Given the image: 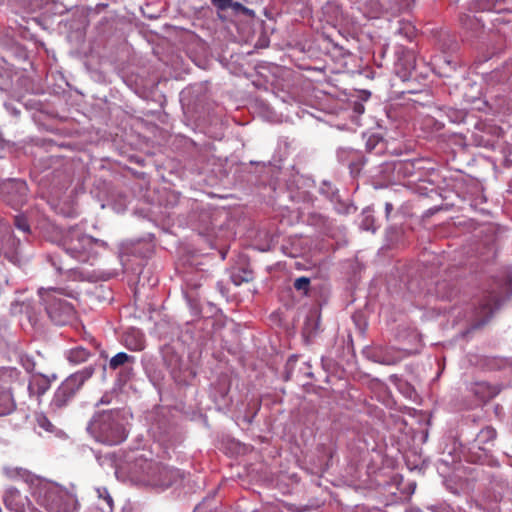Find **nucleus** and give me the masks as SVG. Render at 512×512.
I'll list each match as a JSON object with an SVG mask.
<instances>
[{
  "label": "nucleus",
  "instance_id": "nucleus-1",
  "mask_svg": "<svg viewBox=\"0 0 512 512\" xmlns=\"http://www.w3.org/2000/svg\"><path fill=\"white\" fill-rule=\"evenodd\" d=\"M88 431L96 441L106 445L120 444L127 437L123 417L118 410L96 414L89 423Z\"/></svg>",
  "mask_w": 512,
  "mask_h": 512
},
{
  "label": "nucleus",
  "instance_id": "nucleus-2",
  "mask_svg": "<svg viewBox=\"0 0 512 512\" xmlns=\"http://www.w3.org/2000/svg\"><path fill=\"white\" fill-rule=\"evenodd\" d=\"M132 474L140 484L156 488H168L182 477L178 469L152 460L138 461Z\"/></svg>",
  "mask_w": 512,
  "mask_h": 512
},
{
  "label": "nucleus",
  "instance_id": "nucleus-3",
  "mask_svg": "<svg viewBox=\"0 0 512 512\" xmlns=\"http://www.w3.org/2000/svg\"><path fill=\"white\" fill-rule=\"evenodd\" d=\"M37 502L48 512H74L78 505L75 495L53 484L39 488Z\"/></svg>",
  "mask_w": 512,
  "mask_h": 512
},
{
  "label": "nucleus",
  "instance_id": "nucleus-4",
  "mask_svg": "<svg viewBox=\"0 0 512 512\" xmlns=\"http://www.w3.org/2000/svg\"><path fill=\"white\" fill-rule=\"evenodd\" d=\"M93 240L92 236L85 234L78 227H71L62 234L59 245L71 257L84 262L88 260L89 253L93 248Z\"/></svg>",
  "mask_w": 512,
  "mask_h": 512
},
{
  "label": "nucleus",
  "instance_id": "nucleus-5",
  "mask_svg": "<svg viewBox=\"0 0 512 512\" xmlns=\"http://www.w3.org/2000/svg\"><path fill=\"white\" fill-rule=\"evenodd\" d=\"M39 294L49 318L55 324L64 325L73 317V306L66 300L57 296V294H61L59 290L53 288L40 289Z\"/></svg>",
  "mask_w": 512,
  "mask_h": 512
},
{
  "label": "nucleus",
  "instance_id": "nucleus-6",
  "mask_svg": "<svg viewBox=\"0 0 512 512\" xmlns=\"http://www.w3.org/2000/svg\"><path fill=\"white\" fill-rule=\"evenodd\" d=\"M94 373L93 367H86L67 377L56 390L52 405L56 408L64 407L81 388L86 380Z\"/></svg>",
  "mask_w": 512,
  "mask_h": 512
},
{
  "label": "nucleus",
  "instance_id": "nucleus-7",
  "mask_svg": "<svg viewBox=\"0 0 512 512\" xmlns=\"http://www.w3.org/2000/svg\"><path fill=\"white\" fill-rule=\"evenodd\" d=\"M27 197L28 186L23 180L9 179L0 185V198L15 209L22 207Z\"/></svg>",
  "mask_w": 512,
  "mask_h": 512
},
{
  "label": "nucleus",
  "instance_id": "nucleus-8",
  "mask_svg": "<svg viewBox=\"0 0 512 512\" xmlns=\"http://www.w3.org/2000/svg\"><path fill=\"white\" fill-rule=\"evenodd\" d=\"M501 297L494 291L485 296L479 306L476 308V324L475 327L483 326L492 317L494 311L501 305Z\"/></svg>",
  "mask_w": 512,
  "mask_h": 512
},
{
  "label": "nucleus",
  "instance_id": "nucleus-9",
  "mask_svg": "<svg viewBox=\"0 0 512 512\" xmlns=\"http://www.w3.org/2000/svg\"><path fill=\"white\" fill-rule=\"evenodd\" d=\"M416 66V56L412 50L404 49L395 63V72L402 81H407L412 76Z\"/></svg>",
  "mask_w": 512,
  "mask_h": 512
},
{
  "label": "nucleus",
  "instance_id": "nucleus-10",
  "mask_svg": "<svg viewBox=\"0 0 512 512\" xmlns=\"http://www.w3.org/2000/svg\"><path fill=\"white\" fill-rule=\"evenodd\" d=\"M20 240L13 234H7L2 240V250L5 258L12 263L20 261Z\"/></svg>",
  "mask_w": 512,
  "mask_h": 512
},
{
  "label": "nucleus",
  "instance_id": "nucleus-11",
  "mask_svg": "<svg viewBox=\"0 0 512 512\" xmlns=\"http://www.w3.org/2000/svg\"><path fill=\"white\" fill-rule=\"evenodd\" d=\"M51 386V380L42 374H34L31 376L28 384L30 396H36L38 399L43 396Z\"/></svg>",
  "mask_w": 512,
  "mask_h": 512
},
{
  "label": "nucleus",
  "instance_id": "nucleus-12",
  "mask_svg": "<svg viewBox=\"0 0 512 512\" xmlns=\"http://www.w3.org/2000/svg\"><path fill=\"white\" fill-rule=\"evenodd\" d=\"M4 504L12 512H24L26 498L16 488H9L4 494Z\"/></svg>",
  "mask_w": 512,
  "mask_h": 512
},
{
  "label": "nucleus",
  "instance_id": "nucleus-13",
  "mask_svg": "<svg viewBox=\"0 0 512 512\" xmlns=\"http://www.w3.org/2000/svg\"><path fill=\"white\" fill-rule=\"evenodd\" d=\"M15 409V401L9 388L0 387V416L8 415Z\"/></svg>",
  "mask_w": 512,
  "mask_h": 512
},
{
  "label": "nucleus",
  "instance_id": "nucleus-14",
  "mask_svg": "<svg viewBox=\"0 0 512 512\" xmlns=\"http://www.w3.org/2000/svg\"><path fill=\"white\" fill-rule=\"evenodd\" d=\"M90 356V351L82 346H77L67 352L68 361L76 365L86 362Z\"/></svg>",
  "mask_w": 512,
  "mask_h": 512
},
{
  "label": "nucleus",
  "instance_id": "nucleus-15",
  "mask_svg": "<svg viewBox=\"0 0 512 512\" xmlns=\"http://www.w3.org/2000/svg\"><path fill=\"white\" fill-rule=\"evenodd\" d=\"M3 473L8 479L13 481L22 480L27 482L31 477V473L27 469L21 467L7 466L3 469Z\"/></svg>",
  "mask_w": 512,
  "mask_h": 512
},
{
  "label": "nucleus",
  "instance_id": "nucleus-16",
  "mask_svg": "<svg viewBox=\"0 0 512 512\" xmlns=\"http://www.w3.org/2000/svg\"><path fill=\"white\" fill-rule=\"evenodd\" d=\"M134 361V356L128 355L125 352H119L110 359L109 367L112 370H116L127 363H134Z\"/></svg>",
  "mask_w": 512,
  "mask_h": 512
},
{
  "label": "nucleus",
  "instance_id": "nucleus-17",
  "mask_svg": "<svg viewBox=\"0 0 512 512\" xmlns=\"http://www.w3.org/2000/svg\"><path fill=\"white\" fill-rule=\"evenodd\" d=\"M496 430L490 426H487L478 433L477 441L481 444H485L493 441L496 438Z\"/></svg>",
  "mask_w": 512,
  "mask_h": 512
},
{
  "label": "nucleus",
  "instance_id": "nucleus-18",
  "mask_svg": "<svg viewBox=\"0 0 512 512\" xmlns=\"http://www.w3.org/2000/svg\"><path fill=\"white\" fill-rule=\"evenodd\" d=\"M233 283L237 286L241 285L243 282H250L253 280V273L250 270H242L239 273H234L231 276Z\"/></svg>",
  "mask_w": 512,
  "mask_h": 512
},
{
  "label": "nucleus",
  "instance_id": "nucleus-19",
  "mask_svg": "<svg viewBox=\"0 0 512 512\" xmlns=\"http://www.w3.org/2000/svg\"><path fill=\"white\" fill-rule=\"evenodd\" d=\"M14 226L21 232L30 233V224L26 216L19 214L14 217Z\"/></svg>",
  "mask_w": 512,
  "mask_h": 512
},
{
  "label": "nucleus",
  "instance_id": "nucleus-20",
  "mask_svg": "<svg viewBox=\"0 0 512 512\" xmlns=\"http://www.w3.org/2000/svg\"><path fill=\"white\" fill-rule=\"evenodd\" d=\"M400 24V27L398 29V33L403 35L404 37H406L408 40H412L413 37L415 36V27L413 25H411L410 23H405V22H402L400 21L399 22Z\"/></svg>",
  "mask_w": 512,
  "mask_h": 512
},
{
  "label": "nucleus",
  "instance_id": "nucleus-21",
  "mask_svg": "<svg viewBox=\"0 0 512 512\" xmlns=\"http://www.w3.org/2000/svg\"><path fill=\"white\" fill-rule=\"evenodd\" d=\"M294 287L298 291H303L307 294L310 287V279L308 277H299L294 282Z\"/></svg>",
  "mask_w": 512,
  "mask_h": 512
},
{
  "label": "nucleus",
  "instance_id": "nucleus-22",
  "mask_svg": "<svg viewBox=\"0 0 512 512\" xmlns=\"http://www.w3.org/2000/svg\"><path fill=\"white\" fill-rule=\"evenodd\" d=\"M37 424L39 427L43 428L45 431L52 432L54 429V425L49 421V419L43 415H37L36 417Z\"/></svg>",
  "mask_w": 512,
  "mask_h": 512
},
{
  "label": "nucleus",
  "instance_id": "nucleus-23",
  "mask_svg": "<svg viewBox=\"0 0 512 512\" xmlns=\"http://www.w3.org/2000/svg\"><path fill=\"white\" fill-rule=\"evenodd\" d=\"M212 4L218 10H226L232 5V0H212Z\"/></svg>",
  "mask_w": 512,
  "mask_h": 512
},
{
  "label": "nucleus",
  "instance_id": "nucleus-24",
  "mask_svg": "<svg viewBox=\"0 0 512 512\" xmlns=\"http://www.w3.org/2000/svg\"><path fill=\"white\" fill-rule=\"evenodd\" d=\"M295 365H296V359L290 358L286 365V368H287L286 380H290L293 378Z\"/></svg>",
  "mask_w": 512,
  "mask_h": 512
},
{
  "label": "nucleus",
  "instance_id": "nucleus-25",
  "mask_svg": "<svg viewBox=\"0 0 512 512\" xmlns=\"http://www.w3.org/2000/svg\"><path fill=\"white\" fill-rule=\"evenodd\" d=\"M373 222H374L373 217L368 215V216L364 217L361 226L365 230H372L374 232L375 231V227L373 226Z\"/></svg>",
  "mask_w": 512,
  "mask_h": 512
},
{
  "label": "nucleus",
  "instance_id": "nucleus-26",
  "mask_svg": "<svg viewBox=\"0 0 512 512\" xmlns=\"http://www.w3.org/2000/svg\"><path fill=\"white\" fill-rule=\"evenodd\" d=\"M232 7L234 10L236 11H241L242 13L246 14V15H251L253 14V11L248 9L247 7L243 6L241 3L239 2H235L233 3L232 2V5L230 6Z\"/></svg>",
  "mask_w": 512,
  "mask_h": 512
},
{
  "label": "nucleus",
  "instance_id": "nucleus-27",
  "mask_svg": "<svg viewBox=\"0 0 512 512\" xmlns=\"http://www.w3.org/2000/svg\"><path fill=\"white\" fill-rule=\"evenodd\" d=\"M127 346L131 348V346L129 344H127ZM143 348H144V344H143L142 339L136 340L134 346L132 347L133 350H142Z\"/></svg>",
  "mask_w": 512,
  "mask_h": 512
},
{
  "label": "nucleus",
  "instance_id": "nucleus-28",
  "mask_svg": "<svg viewBox=\"0 0 512 512\" xmlns=\"http://www.w3.org/2000/svg\"><path fill=\"white\" fill-rule=\"evenodd\" d=\"M94 245H97V246H100V247H104V248L107 247V243L105 241L100 240V239H96V238H94V240H93V246Z\"/></svg>",
  "mask_w": 512,
  "mask_h": 512
},
{
  "label": "nucleus",
  "instance_id": "nucleus-29",
  "mask_svg": "<svg viewBox=\"0 0 512 512\" xmlns=\"http://www.w3.org/2000/svg\"><path fill=\"white\" fill-rule=\"evenodd\" d=\"M50 261H51V264L56 268V270L58 272H61L63 270V267L56 262L54 257H50Z\"/></svg>",
  "mask_w": 512,
  "mask_h": 512
},
{
  "label": "nucleus",
  "instance_id": "nucleus-30",
  "mask_svg": "<svg viewBox=\"0 0 512 512\" xmlns=\"http://www.w3.org/2000/svg\"><path fill=\"white\" fill-rule=\"evenodd\" d=\"M393 209V206L391 203H386L385 205V210H386V215L388 216L390 214V212L392 211Z\"/></svg>",
  "mask_w": 512,
  "mask_h": 512
},
{
  "label": "nucleus",
  "instance_id": "nucleus-31",
  "mask_svg": "<svg viewBox=\"0 0 512 512\" xmlns=\"http://www.w3.org/2000/svg\"><path fill=\"white\" fill-rule=\"evenodd\" d=\"M107 503L110 507L112 506L113 500L110 496L107 497Z\"/></svg>",
  "mask_w": 512,
  "mask_h": 512
},
{
  "label": "nucleus",
  "instance_id": "nucleus-32",
  "mask_svg": "<svg viewBox=\"0 0 512 512\" xmlns=\"http://www.w3.org/2000/svg\"><path fill=\"white\" fill-rule=\"evenodd\" d=\"M306 375H307L308 377H312V373H311V372H307V373H306Z\"/></svg>",
  "mask_w": 512,
  "mask_h": 512
}]
</instances>
